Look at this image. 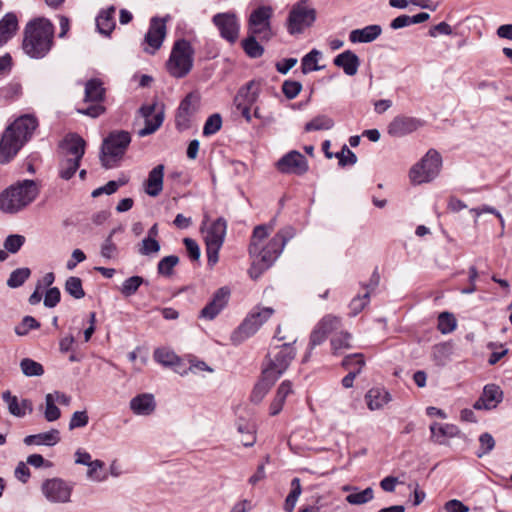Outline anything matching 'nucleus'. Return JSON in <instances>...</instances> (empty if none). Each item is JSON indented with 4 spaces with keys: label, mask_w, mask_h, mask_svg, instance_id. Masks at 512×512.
I'll list each match as a JSON object with an SVG mask.
<instances>
[{
    "label": "nucleus",
    "mask_w": 512,
    "mask_h": 512,
    "mask_svg": "<svg viewBox=\"0 0 512 512\" xmlns=\"http://www.w3.org/2000/svg\"><path fill=\"white\" fill-rule=\"evenodd\" d=\"M65 291L75 299H82L85 296L82 280L79 277H68L65 282Z\"/></svg>",
    "instance_id": "nucleus-44"
},
{
    "label": "nucleus",
    "mask_w": 512,
    "mask_h": 512,
    "mask_svg": "<svg viewBox=\"0 0 512 512\" xmlns=\"http://www.w3.org/2000/svg\"><path fill=\"white\" fill-rule=\"evenodd\" d=\"M456 328V319L449 312H442L438 316V330L442 334H448Z\"/></svg>",
    "instance_id": "nucleus-50"
},
{
    "label": "nucleus",
    "mask_w": 512,
    "mask_h": 512,
    "mask_svg": "<svg viewBox=\"0 0 512 512\" xmlns=\"http://www.w3.org/2000/svg\"><path fill=\"white\" fill-rule=\"evenodd\" d=\"M442 158L438 151L430 149L409 172L410 181L414 185L428 183L434 180L441 169Z\"/></svg>",
    "instance_id": "nucleus-8"
},
{
    "label": "nucleus",
    "mask_w": 512,
    "mask_h": 512,
    "mask_svg": "<svg viewBox=\"0 0 512 512\" xmlns=\"http://www.w3.org/2000/svg\"><path fill=\"white\" fill-rule=\"evenodd\" d=\"M344 490H352L353 492L347 495L346 501L352 505H362L371 501L374 497V491L371 487H367L362 491L357 488L345 487Z\"/></svg>",
    "instance_id": "nucleus-34"
},
{
    "label": "nucleus",
    "mask_w": 512,
    "mask_h": 512,
    "mask_svg": "<svg viewBox=\"0 0 512 512\" xmlns=\"http://www.w3.org/2000/svg\"><path fill=\"white\" fill-rule=\"evenodd\" d=\"M287 396H288V383H287V381H283L277 390L275 399L271 403V406H270V414L271 415H273V416L277 415L281 411Z\"/></svg>",
    "instance_id": "nucleus-42"
},
{
    "label": "nucleus",
    "mask_w": 512,
    "mask_h": 512,
    "mask_svg": "<svg viewBox=\"0 0 512 512\" xmlns=\"http://www.w3.org/2000/svg\"><path fill=\"white\" fill-rule=\"evenodd\" d=\"M316 19V11L307 0H301L290 10V34L302 33Z\"/></svg>",
    "instance_id": "nucleus-12"
},
{
    "label": "nucleus",
    "mask_w": 512,
    "mask_h": 512,
    "mask_svg": "<svg viewBox=\"0 0 512 512\" xmlns=\"http://www.w3.org/2000/svg\"><path fill=\"white\" fill-rule=\"evenodd\" d=\"M193 55L194 50L189 41L177 40L166 64L169 73L176 78L185 77L193 67Z\"/></svg>",
    "instance_id": "nucleus-7"
},
{
    "label": "nucleus",
    "mask_w": 512,
    "mask_h": 512,
    "mask_svg": "<svg viewBox=\"0 0 512 512\" xmlns=\"http://www.w3.org/2000/svg\"><path fill=\"white\" fill-rule=\"evenodd\" d=\"M164 165L159 164L155 166L148 174V178L145 181V192L151 196H158L163 190V178H164Z\"/></svg>",
    "instance_id": "nucleus-24"
},
{
    "label": "nucleus",
    "mask_w": 512,
    "mask_h": 512,
    "mask_svg": "<svg viewBox=\"0 0 512 512\" xmlns=\"http://www.w3.org/2000/svg\"><path fill=\"white\" fill-rule=\"evenodd\" d=\"M130 142L129 132L124 130L110 132L101 146L100 161L102 166L106 169L115 167L125 154Z\"/></svg>",
    "instance_id": "nucleus-6"
},
{
    "label": "nucleus",
    "mask_w": 512,
    "mask_h": 512,
    "mask_svg": "<svg viewBox=\"0 0 512 512\" xmlns=\"http://www.w3.org/2000/svg\"><path fill=\"white\" fill-rule=\"evenodd\" d=\"M382 33L380 25H368L362 29H354L349 34L352 43H370L377 39Z\"/></svg>",
    "instance_id": "nucleus-27"
},
{
    "label": "nucleus",
    "mask_w": 512,
    "mask_h": 512,
    "mask_svg": "<svg viewBox=\"0 0 512 512\" xmlns=\"http://www.w3.org/2000/svg\"><path fill=\"white\" fill-rule=\"evenodd\" d=\"M274 224L275 220H272L269 224L258 225L253 230L249 245V254L253 258L249 274L253 279H257L274 263L287 242L288 233L285 229H281L265 246H262V241L267 238Z\"/></svg>",
    "instance_id": "nucleus-1"
},
{
    "label": "nucleus",
    "mask_w": 512,
    "mask_h": 512,
    "mask_svg": "<svg viewBox=\"0 0 512 512\" xmlns=\"http://www.w3.org/2000/svg\"><path fill=\"white\" fill-rule=\"evenodd\" d=\"M258 97L257 89L255 88V83L253 81L246 84V86L242 87L236 97L235 104L237 110L240 111L242 116L246 118L247 121H250V106L255 103Z\"/></svg>",
    "instance_id": "nucleus-19"
},
{
    "label": "nucleus",
    "mask_w": 512,
    "mask_h": 512,
    "mask_svg": "<svg viewBox=\"0 0 512 512\" xmlns=\"http://www.w3.org/2000/svg\"><path fill=\"white\" fill-rule=\"evenodd\" d=\"M63 157H71L81 160L85 154L86 142L76 133L65 136L60 145Z\"/></svg>",
    "instance_id": "nucleus-20"
},
{
    "label": "nucleus",
    "mask_w": 512,
    "mask_h": 512,
    "mask_svg": "<svg viewBox=\"0 0 512 512\" xmlns=\"http://www.w3.org/2000/svg\"><path fill=\"white\" fill-rule=\"evenodd\" d=\"M335 158L338 159V163L342 167L354 165L357 162V156L346 145L342 147L341 151L335 153Z\"/></svg>",
    "instance_id": "nucleus-59"
},
{
    "label": "nucleus",
    "mask_w": 512,
    "mask_h": 512,
    "mask_svg": "<svg viewBox=\"0 0 512 512\" xmlns=\"http://www.w3.org/2000/svg\"><path fill=\"white\" fill-rule=\"evenodd\" d=\"M139 112L145 120V126L138 131L140 137L153 134L164 121V112L163 110L156 111V104L144 105Z\"/></svg>",
    "instance_id": "nucleus-17"
},
{
    "label": "nucleus",
    "mask_w": 512,
    "mask_h": 512,
    "mask_svg": "<svg viewBox=\"0 0 512 512\" xmlns=\"http://www.w3.org/2000/svg\"><path fill=\"white\" fill-rule=\"evenodd\" d=\"M354 360H356L357 367L354 370L349 371V373L342 379V385L345 388H351L353 386L356 376L360 374L365 365L364 355L362 353H354L347 355L342 360V366L345 369H350L352 367V361Z\"/></svg>",
    "instance_id": "nucleus-23"
},
{
    "label": "nucleus",
    "mask_w": 512,
    "mask_h": 512,
    "mask_svg": "<svg viewBox=\"0 0 512 512\" xmlns=\"http://www.w3.org/2000/svg\"><path fill=\"white\" fill-rule=\"evenodd\" d=\"M290 173L303 175L308 170V163L306 158L298 151H290L289 155Z\"/></svg>",
    "instance_id": "nucleus-38"
},
{
    "label": "nucleus",
    "mask_w": 512,
    "mask_h": 512,
    "mask_svg": "<svg viewBox=\"0 0 512 512\" xmlns=\"http://www.w3.org/2000/svg\"><path fill=\"white\" fill-rule=\"evenodd\" d=\"M451 355V346L447 343L436 345L433 348V359L439 366H444Z\"/></svg>",
    "instance_id": "nucleus-52"
},
{
    "label": "nucleus",
    "mask_w": 512,
    "mask_h": 512,
    "mask_svg": "<svg viewBox=\"0 0 512 512\" xmlns=\"http://www.w3.org/2000/svg\"><path fill=\"white\" fill-rule=\"evenodd\" d=\"M144 283V278L141 276H132L127 278L120 287V292L125 297L134 295L139 287Z\"/></svg>",
    "instance_id": "nucleus-46"
},
{
    "label": "nucleus",
    "mask_w": 512,
    "mask_h": 512,
    "mask_svg": "<svg viewBox=\"0 0 512 512\" xmlns=\"http://www.w3.org/2000/svg\"><path fill=\"white\" fill-rule=\"evenodd\" d=\"M18 30L17 16L9 12L0 20V47L6 44Z\"/></svg>",
    "instance_id": "nucleus-29"
},
{
    "label": "nucleus",
    "mask_w": 512,
    "mask_h": 512,
    "mask_svg": "<svg viewBox=\"0 0 512 512\" xmlns=\"http://www.w3.org/2000/svg\"><path fill=\"white\" fill-rule=\"evenodd\" d=\"M115 7L110 6L105 10H102L96 17V26L99 33L108 36L114 30L115 22Z\"/></svg>",
    "instance_id": "nucleus-31"
},
{
    "label": "nucleus",
    "mask_w": 512,
    "mask_h": 512,
    "mask_svg": "<svg viewBox=\"0 0 512 512\" xmlns=\"http://www.w3.org/2000/svg\"><path fill=\"white\" fill-rule=\"evenodd\" d=\"M60 441V432L57 429H51L47 432L39 434L28 435L24 438L23 442L26 445H45L54 446Z\"/></svg>",
    "instance_id": "nucleus-30"
},
{
    "label": "nucleus",
    "mask_w": 512,
    "mask_h": 512,
    "mask_svg": "<svg viewBox=\"0 0 512 512\" xmlns=\"http://www.w3.org/2000/svg\"><path fill=\"white\" fill-rule=\"evenodd\" d=\"M20 369L26 377H40L44 374L43 365L31 358H23L20 361Z\"/></svg>",
    "instance_id": "nucleus-37"
},
{
    "label": "nucleus",
    "mask_w": 512,
    "mask_h": 512,
    "mask_svg": "<svg viewBox=\"0 0 512 512\" xmlns=\"http://www.w3.org/2000/svg\"><path fill=\"white\" fill-rule=\"evenodd\" d=\"M155 408V399L150 393L137 395L130 401V409L137 415H150Z\"/></svg>",
    "instance_id": "nucleus-26"
},
{
    "label": "nucleus",
    "mask_w": 512,
    "mask_h": 512,
    "mask_svg": "<svg viewBox=\"0 0 512 512\" xmlns=\"http://www.w3.org/2000/svg\"><path fill=\"white\" fill-rule=\"evenodd\" d=\"M38 195L33 180H23L12 185L0 194V210L7 214H15L28 206Z\"/></svg>",
    "instance_id": "nucleus-5"
},
{
    "label": "nucleus",
    "mask_w": 512,
    "mask_h": 512,
    "mask_svg": "<svg viewBox=\"0 0 512 512\" xmlns=\"http://www.w3.org/2000/svg\"><path fill=\"white\" fill-rule=\"evenodd\" d=\"M272 9L269 6H261L255 9L249 17V31L251 34H258L262 38L268 37L270 33V18Z\"/></svg>",
    "instance_id": "nucleus-16"
},
{
    "label": "nucleus",
    "mask_w": 512,
    "mask_h": 512,
    "mask_svg": "<svg viewBox=\"0 0 512 512\" xmlns=\"http://www.w3.org/2000/svg\"><path fill=\"white\" fill-rule=\"evenodd\" d=\"M280 333L281 328L277 327L268 354L272 358L271 363L263 370L261 380L252 391L251 399L255 403L262 401L270 387L288 368V344L285 342L280 344L285 339V336H281Z\"/></svg>",
    "instance_id": "nucleus-2"
},
{
    "label": "nucleus",
    "mask_w": 512,
    "mask_h": 512,
    "mask_svg": "<svg viewBox=\"0 0 512 512\" xmlns=\"http://www.w3.org/2000/svg\"><path fill=\"white\" fill-rule=\"evenodd\" d=\"M160 249L161 246L157 239L145 237L141 243L138 244L137 251L142 256H151L157 254Z\"/></svg>",
    "instance_id": "nucleus-49"
},
{
    "label": "nucleus",
    "mask_w": 512,
    "mask_h": 512,
    "mask_svg": "<svg viewBox=\"0 0 512 512\" xmlns=\"http://www.w3.org/2000/svg\"><path fill=\"white\" fill-rule=\"evenodd\" d=\"M367 406L370 410H379L388 404L392 397L384 388H371L365 395Z\"/></svg>",
    "instance_id": "nucleus-28"
},
{
    "label": "nucleus",
    "mask_w": 512,
    "mask_h": 512,
    "mask_svg": "<svg viewBox=\"0 0 512 512\" xmlns=\"http://www.w3.org/2000/svg\"><path fill=\"white\" fill-rule=\"evenodd\" d=\"M431 439L438 443L443 444V438H453L460 434L459 428L454 424H439L434 422L430 426Z\"/></svg>",
    "instance_id": "nucleus-32"
},
{
    "label": "nucleus",
    "mask_w": 512,
    "mask_h": 512,
    "mask_svg": "<svg viewBox=\"0 0 512 512\" xmlns=\"http://www.w3.org/2000/svg\"><path fill=\"white\" fill-rule=\"evenodd\" d=\"M503 399V391L498 385L488 384L484 387L481 397L474 403L477 410L495 408Z\"/></svg>",
    "instance_id": "nucleus-22"
},
{
    "label": "nucleus",
    "mask_w": 512,
    "mask_h": 512,
    "mask_svg": "<svg viewBox=\"0 0 512 512\" xmlns=\"http://www.w3.org/2000/svg\"><path fill=\"white\" fill-rule=\"evenodd\" d=\"M105 89L98 79H91L85 85V101L101 102L104 99Z\"/></svg>",
    "instance_id": "nucleus-33"
},
{
    "label": "nucleus",
    "mask_w": 512,
    "mask_h": 512,
    "mask_svg": "<svg viewBox=\"0 0 512 512\" xmlns=\"http://www.w3.org/2000/svg\"><path fill=\"white\" fill-rule=\"evenodd\" d=\"M256 35L257 34H251L242 41V47L245 53L251 58H259L264 53L263 47L257 42L255 38Z\"/></svg>",
    "instance_id": "nucleus-40"
},
{
    "label": "nucleus",
    "mask_w": 512,
    "mask_h": 512,
    "mask_svg": "<svg viewBox=\"0 0 512 512\" xmlns=\"http://www.w3.org/2000/svg\"><path fill=\"white\" fill-rule=\"evenodd\" d=\"M320 55V51L313 49L302 58L301 70L303 74H307L312 71H318L322 68L317 64Z\"/></svg>",
    "instance_id": "nucleus-39"
},
{
    "label": "nucleus",
    "mask_w": 512,
    "mask_h": 512,
    "mask_svg": "<svg viewBox=\"0 0 512 512\" xmlns=\"http://www.w3.org/2000/svg\"><path fill=\"white\" fill-rule=\"evenodd\" d=\"M212 21L218 28L222 38L230 43H234L238 39L240 26L234 13H218L213 16Z\"/></svg>",
    "instance_id": "nucleus-14"
},
{
    "label": "nucleus",
    "mask_w": 512,
    "mask_h": 512,
    "mask_svg": "<svg viewBox=\"0 0 512 512\" xmlns=\"http://www.w3.org/2000/svg\"><path fill=\"white\" fill-rule=\"evenodd\" d=\"M249 313L254 316V319L259 324L263 325L273 315L274 309L271 307L256 306Z\"/></svg>",
    "instance_id": "nucleus-63"
},
{
    "label": "nucleus",
    "mask_w": 512,
    "mask_h": 512,
    "mask_svg": "<svg viewBox=\"0 0 512 512\" xmlns=\"http://www.w3.org/2000/svg\"><path fill=\"white\" fill-rule=\"evenodd\" d=\"M37 126V119L31 115L20 116L10 124L0 138V163H9L31 138Z\"/></svg>",
    "instance_id": "nucleus-3"
},
{
    "label": "nucleus",
    "mask_w": 512,
    "mask_h": 512,
    "mask_svg": "<svg viewBox=\"0 0 512 512\" xmlns=\"http://www.w3.org/2000/svg\"><path fill=\"white\" fill-rule=\"evenodd\" d=\"M80 161L71 157H63L59 162V176L64 180L71 179L80 166Z\"/></svg>",
    "instance_id": "nucleus-36"
},
{
    "label": "nucleus",
    "mask_w": 512,
    "mask_h": 512,
    "mask_svg": "<svg viewBox=\"0 0 512 512\" xmlns=\"http://www.w3.org/2000/svg\"><path fill=\"white\" fill-rule=\"evenodd\" d=\"M334 126V121L332 118L326 115H318L310 122L306 123L305 130L306 131H314V130H329Z\"/></svg>",
    "instance_id": "nucleus-45"
},
{
    "label": "nucleus",
    "mask_w": 512,
    "mask_h": 512,
    "mask_svg": "<svg viewBox=\"0 0 512 512\" xmlns=\"http://www.w3.org/2000/svg\"><path fill=\"white\" fill-rule=\"evenodd\" d=\"M333 63L335 66L343 69L344 73L348 76H354L360 66L359 57L351 50H346L338 54Z\"/></svg>",
    "instance_id": "nucleus-25"
},
{
    "label": "nucleus",
    "mask_w": 512,
    "mask_h": 512,
    "mask_svg": "<svg viewBox=\"0 0 512 512\" xmlns=\"http://www.w3.org/2000/svg\"><path fill=\"white\" fill-rule=\"evenodd\" d=\"M154 359L164 366H173L178 363V356L166 348H158L154 351Z\"/></svg>",
    "instance_id": "nucleus-47"
},
{
    "label": "nucleus",
    "mask_w": 512,
    "mask_h": 512,
    "mask_svg": "<svg viewBox=\"0 0 512 512\" xmlns=\"http://www.w3.org/2000/svg\"><path fill=\"white\" fill-rule=\"evenodd\" d=\"M179 257L176 255H169L163 257L157 265V272L164 277H170L173 274V269L178 265Z\"/></svg>",
    "instance_id": "nucleus-41"
},
{
    "label": "nucleus",
    "mask_w": 512,
    "mask_h": 512,
    "mask_svg": "<svg viewBox=\"0 0 512 512\" xmlns=\"http://www.w3.org/2000/svg\"><path fill=\"white\" fill-rule=\"evenodd\" d=\"M317 326L320 329L324 330L325 333L328 335L333 331L337 330L338 328H340L341 319L333 315H326L320 320Z\"/></svg>",
    "instance_id": "nucleus-57"
},
{
    "label": "nucleus",
    "mask_w": 512,
    "mask_h": 512,
    "mask_svg": "<svg viewBox=\"0 0 512 512\" xmlns=\"http://www.w3.org/2000/svg\"><path fill=\"white\" fill-rule=\"evenodd\" d=\"M222 127V117L220 114L215 113L210 115L203 127V135L208 137L216 134Z\"/></svg>",
    "instance_id": "nucleus-54"
},
{
    "label": "nucleus",
    "mask_w": 512,
    "mask_h": 512,
    "mask_svg": "<svg viewBox=\"0 0 512 512\" xmlns=\"http://www.w3.org/2000/svg\"><path fill=\"white\" fill-rule=\"evenodd\" d=\"M199 108V97L194 93H189L181 101L176 117V128L180 131L187 130L191 126V119L197 113Z\"/></svg>",
    "instance_id": "nucleus-13"
},
{
    "label": "nucleus",
    "mask_w": 512,
    "mask_h": 512,
    "mask_svg": "<svg viewBox=\"0 0 512 512\" xmlns=\"http://www.w3.org/2000/svg\"><path fill=\"white\" fill-rule=\"evenodd\" d=\"M237 430L239 433L247 434L249 437V440H240L245 447H251L254 445L256 441V437L254 435V424L240 419L237 423Z\"/></svg>",
    "instance_id": "nucleus-55"
},
{
    "label": "nucleus",
    "mask_w": 512,
    "mask_h": 512,
    "mask_svg": "<svg viewBox=\"0 0 512 512\" xmlns=\"http://www.w3.org/2000/svg\"><path fill=\"white\" fill-rule=\"evenodd\" d=\"M230 296V290L227 287L219 288L212 299L200 311L199 318L213 320L227 305Z\"/></svg>",
    "instance_id": "nucleus-18"
},
{
    "label": "nucleus",
    "mask_w": 512,
    "mask_h": 512,
    "mask_svg": "<svg viewBox=\"0 0 512 512\" xmlns=\"http://www.w3.org/2000/svg\"><path fill=\"white\" fill-rule=\"evenodd\" d=\"M425 122L419 118L398 115L388 125V134L392 137H404L419 128L423 127Z\"/></svg>",
    "instance_id": "nucleus-15"
},
{
    "label": "nucleus",
    "mask_w": 512,
    "mask_h": 512,
    "mask_svg": "<svg viewBox=\"0 0 512 512\" xmlns=\"http://www.w3.org/2000/svg\"><path fill=\"white\" fill-rule=\"evenodd\" d=\"M40 322H38L32 316H25L21 322L15 326L14 331L18 336H26L31 330L40 328Z\"/></svg>",
    "instance_id": "nucleus-51"
},
{
    "label": "nucleus",
    "mask_w": 512,
    "mask_h": 512,
    "mask_svg": "<svg viewBox=\"0 0 512 512\" xmlns=\"http://www.w3.org/2000/svg\"><path fill=\"white\" fill-rule=\"evenodd\" d=\"M370 292H365L362 296L354 297L350 302V309L353 316L359 314L369 303Z\"/></svg>",
    "instance_id": "nucleus-61"
},
{
    "label": "nucleus",
    "mask_w": 512,
    "mask_h": 512,
    "mask_svg": "<svg viewBox=\"0 0 512 512\" xmlns=\"http://www.w3.org/2000/svg\"><path fill=\"white\" fill-rule=\"evenodd\" d=\"M25 243V237L19 234L9 235L4 241V248L7 252L17 253L23 244Z\"/></svg>",
    "instance_id": "nucleus-58"
},
{
    "label": "nucleus",
    "mask_w": 512,
    "mask_h": 512,
    "mask_svg": "<svg viewBox=\"0 0 512 512\" xmlns=\"http://www.w3.org/2000/svg\"><path fill=\"white\" fill-rule=\"evenodd\" d=\"M2 399L7 403L8 411L15 417H24V410L21 409L20 402L17 396L11 394L9 390L2 393Z\"/></svg>",
    "instance_id": "nucleus-48"
},
{
    "label": "nucleus",
    "mask_w": 512,
    "mask_h": 512,
    "mask_svg": "<svg viewBox=\"0 0 512 512\" xmlns=\"http://www.w3.org/2000/svg\"><path fill=\"white\" fill-rule=\"evenodd\" d=\"M105 464L103 461L101 460H93L87 467H88V470H87V473H86V476L87 478L93 480V481H97V482H100V481H103L105 479V476H101L98 472L103 470Z\"/></svg>",
    "instance_id": "nucleus-62"
},
{
    "label": "nucleus",
    "mask_w": 512,
    "mask_h": 512,
    "mask_svg": "<svg viewBox=\"0 0 512 512\" xmlns=\"http://www.w3.org/2000/svg\"><path fill=\"white\" fill-rule=\"evenodd\" d=\"M89 417L86 411H76L72 414L69 422V430L85 427L88 424Z\"/></svg>",
    "instance_id": "nucleus-64"
},
{
    "label": "nucleus",
    "mask_w": 512,
    "mask_h": 512,
    "mask_svg": "<svg viewBox=\"0 0 512 512\" xmlns=\"http://www.w3.org/2000/svg\"><path fill=\"white\" fill-rule=\"evenodd\" d=\"M54 39V26L45 18H37L27 23L24 29L22 48L33 59L44 58L51 50Z\"/></svg>",
    "instance_id": "nucleus-4"
},
{
    "label": "nucleus",
    "mask_w": 512,
    "mask_h": 512,
    "mask_svg": "<svg viewBox=\"0 0 512 512\" xmlns=\"http://www.w3.org/2000/svg\"><path fill=\"white\" fill-rule=\"evenodd\" d=\"M168 18L169 16L163 18L152 17L150 19L148 31L142 42L145 53L154 55L161 48L167 34L166 23Z\"/></svg>",
    "instance_id": "nucleus-11"
},
{
    "label": "nucleus",
    "mask_w": 512,
    "mask_h": 512,
    "mask_svg": "<svg viewBox=\"0 0 512 512\" xmlns=\"http://www.w3.org/2000/svg\"><path fill=\"white\" fill-rule=\"evenodd\" d=\"M74 489L72 482L60 477H53L44 480L40 490L46 501L50 504H68Z\"/></svg>",
    "instance_id": "nucleus-9"
},
{
    "label": "nucleus",
    "mask_w": 512,
    "mask_h": 512,
    "mask_svg": "<svg viewBox=\"0 0 512 512\" xmlns=\"http://www.w3.org/2000/svg\"><path fill=\"white\" fill-rule=\"evenodd\" d=\"M351 338L352 336L348 332H340L334 335L330 341L332 354L339 356L344 350L350 349L352 347L350 344Z\"/></svg>",
    "instance_id": "nucleus-35"
},
{
    "label": "nucleus",
    "mask_w": 512,
    "mask_h": 512,
    "mask_svg": "<svg viewBox=\"0 0 512 512\" xmlns=\"http://www.w3.org/2000/svg\"><path fill=\"white\" fill-rule=\"evenodd\" d=\"M125 183H126L125 180H120V181L111 180V181L107 182L104 186H101V187L93 190L91 196L95 198L102 194L111 195V194L115 193L118 190V188L120 186L124 185Z\"/></svg>",
    "instance_id": "nucleus-60"
},
{
    "label": "nucleus",
    "mask_w": 512,
    "mask_h": 512,
    "mask_svg": "<svg viewBox=\"0 0 512 512\" xmlns=\"http://www.w3.org/2000/svg\"><path fill=\"white\" fill-rule=\"evenodd\" d=\"M30 274L31 270L27 267L17 268L11 272L7 280V285L10 288H18L25 283V281L30 277Z\"/></svg>",
    "instance_id": "nucleus-43"
},
{
    "label": "nucleus",
    "mask_w": 512,
    "mask_h": 512,
    "mask_svg": "<svg viewBox=\"0 0 512 512\" xmlns=\"http://www.w3.org/2000/svg\"><path fill=\"white\" fill-rule=\"evenodd\" d=\"M227 232V221L223 217L216 219L208 228L205 236L208 265L214 266L219 260V251Z\"/></svg>",
    "instance_id": "nucleus-10"
},
{
    "label": "nucleus",
    "mask_w": 512,
    "mask_h": 512,
    "mask_svg": "<svg viewBox=\"0 0 512 512\" xmlns=\"http://www.w3.org/2000/svg\"><path fill=\"white\" fill-rule=\"evenodd\" d=\"M250 313L245 317L242 323L232 332L230 340L234 345H240L245 340L253 336L261 327Z\"/></svg>",
    "instance_id": "nucleus-21"
},
{
    "label": "nucleus",
    "mask_w": 512,
    "mask_h": 512,
    "mask_svg": "<svg viewBox=\"0 0 512 512\" xmlns=\"http://www.w3.org/2000/svg\"><path fill=\"white\" fill-rule=\"evenodd\" d=\"M479 443H480V447L476 453L479 458L490 453L495 447V440H494L493 436L487 432L480 435Z\"/></svg>",
    "instance_id": "nucleus-56"
},
{
    "label": "nucleus",
    "mask_w": 512,
    "mask_h": 512,
    "mask_svg": "<svg viewBox=\"0 0 512 512\" xmlns=\"http://www.w3.org/2000/svg\"><path fill=\"white\" fill-rule=\"evenodd\" d=\"M44 417L48 422H54L61 417L60 409L55 405V401L51 394L45 396Z\"/></svg>",
    "instance_id": "nucleus-53"
}]
</instances>
